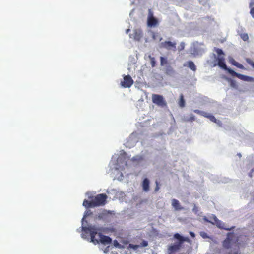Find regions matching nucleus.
I'll return each mask as SVG.
<instances>
[{
    "mask_svg": "<svg viewBox=\"0 0 254 254\" xmlns=\"http://www.w3.org/2000/svg\"><path fill=\"white\" fill-rule=\"evenodd\" d=\"M232 64L239 68L242 69H244V67L242 64H240V63H238L237 62L234 60H233V61H232Z\"/></svg>",
    "mask_w": 254,
    "mask_h": 254,
    "instance_id": "a211bd4d",
    "label": "nucleus"
},
{
    "mask_svg": "<svg viewBox=\"0 0 254 254\" xmlns=\"http://www.w3.org/2000/svg\"><path fill=\"white\" fill-rule=\"evenodd\" d=\"M105 228L97 227L95 226H82L83 232L90 233L91 241L95 245L99 243L107 245L111 243L112 239L110 237L102 234V232H105Z\"/></svg>",
    "mask_w": 254,
    "mask_h": 254,
    "instance_id": "f257e3e1",
    "label": "nucleus"
},
{
    "mask_svg": "<svg viewBox=\"0 0 254 254\" xmlns=\"http://www.w3.org/2000/svg\"><path fill=\"white\" fill-rule=\"evenodd\" d=\"M152 100L153 103L158 106L165 107L167 104L162 96L158 94H153L152 96Z\"/></svg>",
    "mask_w": 254,
    "mask_h": 254,
    "instance_id": "0eeeda50",
    "label": "nucleus"
},
{
    "mask_svg": "<svg viewBox=\"0 0 254 254\" xmlns=\"http://www.w3.org/2000/svg\"><path fill=\"white\" fill-rule=\"evenodd\" d=\"M167 64V60L166 58L163 57H160V64L162 66L164 65Z\"/></svg>",
    "mask_w": 254,
    "mask_h": 254,
    "instance_id": "aec40b11",
    "label": "nucleus"
},
{
    "mask_svg": "<svg viewBox=\"0 0 254 254\" xmlns=\"http://www.w3.org/2000/svg\"><path fill=\"white\" fill-rule=\"evenodd\" d=\"M178 104L181 108L184 107L185 106V101L184 100V96L183 94H181L180 96V99L178 102Z\"/></svg>",
    "mask_w": 254,
    "mask_h": 254,
    "instance_id": "f3484780",
    "label": "nucleus"
},
{
    "mask_svg": "<svg viewBox=\"0 0 254 254\" xmlns=\"http://www.w3.org/2000/svg\"><path fill=\"white\" fill-rule=\"evenodd\" d=\"M254 0H251V1L249 4V6H250V8L251 9L252 8H254Z\"/></svg>",
    "mask_w": 254,
    "mask_h": 254,
    "instance_id": "c756f323",
    "label": "nucleus"
},
{
    "mask_svg": "<svg viewBox=\"0 0 254 254\" xmlns=\"http://www.w3.org/2000/svg\"><path fill=\"white\" fill-rule=\"evenodd\" d=\"M176 43H173L171 41H165L161 43V47L170 50L172 48L175 50L176 49Z\"/></svg>",
    "mask_w": 254,
    "mask_h": 254,
    "instance_id": "9d476101",
    "label": "nucleus"
},
{
    "mask_svg": "<svg viewBox=\"0 0 254 254\" xmlns=\"http://www.w3.org/2000/svg\"><path fill=\"white\" fill-rule=\"evenodd\" d=\"M181 48H182V49L184 48V46H181Z\"/></svg>",
    "mask_w": 254,
    "mask_h": 254,
    "instance_id": "4c0bfd02",
    "label": "nucleus"
},
{
    "mask_svg": "<svg viewBox=\"0 0 254 254\" xmlns=\"http://www.w3.org/2000/svg\"><path fill=\"white\" fill-rule=\"evenodd\" d=\"M150 181L147 178H145L142 182V187L143 191L148 192L150 190Z\"/></svg>",
    "mask_w": 254,
    "mask_h": 254,
    "instance_id": "ddd939ff",
    "label": "nucleus"
},
{
    "mask_svg": "<svg viewBox=\"0 0 254 254\" xmlns=\"http://www.w3.org/2000/svg\"><path fill=\"white\" fill-rule=\"evenodd\" d=\"M203 220L207 222H210V221L207 219V218L206 216H204L203 217Z\"/></svg>",
    "mask_w": 254,
    "mask_h": 254,
    "instance_id": "2f4dec72",
    "label": "nucleus"
},
{
    "mask_svg": "<svg viewBox=\"0 0 254 254\" xmlns=\"http://www.w3.org/2000/svg\"><path fill=\"white\" fill-rule=\"evenodd\" d=\"M241 38L245 41H246L249 39V36L247 33H243L241 34Z\"/></svg>",
    "mask_w": 254,
    "mask_h": 254,
    "instance_id": "4be33fe9",
    "label": "nucleus"
},
{
    "mask_svg": "<svg viewBox=\"0 0 254 254\" xmlns=\"http://www.w3.org/2000/svg\"><path fill=\"white\" fill-rule=\"evenodd\" d=\"M250 14L253 17V18H254V8H252L250 10Z\"/></svg>",
    "mask_w": 254,
    "mask_h": 254,
    "instance_id": "7c9ffc66",
    "label": "nucleus"
},
{
    "mask_svg": "<svg viewBox=\"0 0 254 254\" xmlns=\"http://www.w3.org/2000/svg\"><path fill=\"white\" fill-rule=\"evenodd\" d=\"M98 218H99V219H101V218H102V216H100V215H99V216H98Z\"/></svg>",
    "mask_w": 254,
    "mask_h": 254,
    "instance_id": "c9c22d12",
    "label": "nucleus"
},
{
    "mask_svg": "<svg viewBox=\"0 0 254 254\" xmlns=\"http://www.w3.org/2000/svg\"><path fill=\"white\" fill-rule=\"evenodd\" d=\"M92 214V212L90 210H87L85 212L84 216L82 220V225L83 224V222H84L85 218L88 216L91 215Z\"/></svg>",
    "mask_w": 254,
    "mask_h": 254,
    "instance_id": "6ab92c4d",
    "label": "nucleus"
},
{
    "mask_svg": "<svg viewBox=\"0 0 254 254\" xmlns=\"http://www.w3.org/2000/svg\"><path fill=\"white\" fill-rule=\"evenodd\" d=\"M195 120V116L192 114L190 115V116L189 118L186 119V121L187 122H192Z\"/></svg>",
    "mask_w": 254,
    "mask_h": 254,
    "instance_id": "412c9836",
    "label": "nucleus"
},
{
    "mask_svg": "<svg viewBox=\"0 0 254 254\" xmlns=\"http://www.w3.org/2000/svg\"><path fill=\"white\" fill-rule=\"evenodd\" d=\"M155 184H156V187L155 188L154 191L155 192H157V191H158L160 189L159 184V183H158V182L157 181H156Z\"/></svg>",
    "mask_w": 254,
    "mask_h": 254,
    "instance_id": "b1692460",
    "label": "nucleus"
},
{
    "mask_svg": "<svg viewBox=\"0 0 254 254\" xmlns=\"http://www.w3.org/2000/svg\"><path fill=\"white\" fill-rule=\"evenodd\" d=\"M174 238L177 240L173 244H171L168 247V252L169 254L178 252L183 248V245L184 242L190 243V242L188 237L182 236L179 233H176L174 235Z\"/></svg>",
    "mask_w": 254,
    "mask_h": 254,
    "instance_id": "20e7f679",
    "label": "nucleus"
},
{
    "mask_svg": "<svg viewBox=\"0 0 254 254\" xmlns=\"http://www.w3.org/2000/svg\"><path fill=\"white\" fill-rule=\"evenodd\" d=\"M193 112L196 114H198L199 115H200L206 118L209 119L211 122L214 123H217V119L215 118V117L213 116L212 115L208 113L207 112L200 111L198 109L194 110Z\"/></svg>",
    "mask_w": 254,
    "mask_h": 254,
    "instance_id": "6e6552de",
    "label": "nucleus"
},
{
    "mask_svg": "<svg viewBox=\"0 0 254 254\" xmlns=\"http://www.w3.org/2000/svg\"><path fill=\"white\" fill-rule=\"evenodd\" d=\"M238 241V237L234 232H229L227 234L226 239L222 242L223 247L225 249H230L237 243Z\"/></svg>",
    "mask_w": 254,
    "mask_h": 254,
    "instance_id": "39448f33",
    "label": "nucleus"
},
{
    "mask_svg": "<svg viewBox=\"0 0 254 254\" xmlns=\"http://www.w3.org/2000/svg\"><path fill=\"white\" fill-rule=\"evenodd\" d=\"M228 254H238V253H237L235 252V253H234L233 254L232 252H231V253H229Z\"/></svg>",
    "mask_w": 254,
    "mask_h": 254,
    "instance_id": "f704fd0d",
    "label": "nucleus"
},
{
    "mask_svg": "<svg viewBox=\"0 0 254 254\" xmlns=\"http://www.w3.org/2000/svg\"><path fill=\"white\" fill-rule=\"evenodd\" d=\"M151 64L152 67H154L156 64V62L154 58H151Z\"/></svg>",
    "mask_w": 254,
    "mask_h": 254,
    "instance_id": "bb28decb",
    "label": "nucleus"
},
{
    "mask_svg": "<svg viewBox=\"0 0 254 254\" xmlns=\"http://www.w3.org/2000/svg\"><path fill=\"white\" fill-rule=\"evenodd\" d=\"M200 236L203 238H208V236L207 234L205 232H201L200 233Z\"/></svg>",
    "mask_w": 254,
    "mask_h": 254,
    "instance_id": "393cba45",
    "label": "nucleus"
},
{
    "mask_svg": "<svg viewBox=\"0 0 254 254\" xmlns=\"http://www.w3.org/2000/svg\"><path fill=\"white\" fill-rule=\"evenodd\" d=\"M186 64H184V66H188L189 68H190L191 70H192L193 71L195 72L196 70V67L195 65L194 64V63L191 61H189L187 62Z\"/></svg>",
    "mask_w": 254,
    "mask_h": 254,
    "instance_id": "2eb2a0df",
    "label": "nucleus"
},
{
    "mask_svg": "<svg viewBox=\"0 0 254 254\" xmlns=\"http://www.w3.org/2000/svg\"><path fill=\"white\" fill-rule=\"evenodd\" d=\"M190 234L192 238H194L195 237V234L192 232H190Z\"/></svg>",
    "mask_w": 254,
    "mask_h": 254,
    "instance_id": "473e14b6",
    "label": "nucleus"
},
{
    "mask_svg": "<svg viewBox=\"0 0 254 254\" xmlns=\"http://www.w3.org/2000/svg\"><path fill=\"white\" fill-rule=\"evenodd\" d=\"M130 37L135 40L139 41L142 37V31L140 29H135Z\"/></svg>",
    "mask_w": 254,
    "mask_h": 254,
    "instance_id": "9b49d317",
    "label": "nucleus"
},
{
    "mask_svg": "<svg viewBox=\"0 0 254 254\" xmlns=\"http://www.w3.org/2000/svg\"><path fill=\"white\" fill-rule=\"evenodd\" d=\"M214 219L215 221L217 222V227L221 229H224L226 230H231L235 228L234 226L231 227H225V224L222 223L221 221L218 220L215 216H214Z\"/></svg>",
    "mask_w": 254,
    "mask_h": 254,
    "instance_id": "f8f14e48",
    "label": "nucleus"
},
{
    "mask_svg": "<svg viewBox=\"0 0 254 254\" xmlns=\"http://www.w3.org/2000/svg\"><path fill=\"white\" fill-rule=\"evenodd\" d=\"M246 61L254 68V62L249 58L246 59Z\"/></svg>",
    "mask_w": 254,
    "mask_h": 254,
    "instance_id": "5701e85b",
    "label": "nucleus"
},
{
    "mask_svg": "<svg viewBox=\"0 0 254 254\" xmlns=\"http://www.w3.org/2000/svg\"><path fill=\"white\" fill-rule=\"evenodd\" d=\"M181 48H182V49L184 48V46H181Z\"/></svg>",
    "mask_w": 254,
    "mask_h": 254,
    "instance_id": "58836bf2",
    "label": "nucleus"
},
{
    "mask_svg": "<svg viewBox=\"0 0 254 254\" xmlns=\"http://www.w3.org/2000/svg\"><path fill=\"white\" fill-rule=\"evenodd\" d=\"M107 198L106 194L104 193L99 194L95 197L90 196L88 197L90 200L85 199L83 201V205L87 208L104 205Z\"/></svg>",
    "mask_w": 254,
    "mask_h": 254,
    "instance_id": "7ed1b4c3",
    "label": "nucleus"
},
{
    "mask_svg": "<svg viewBox=\"0 0 254 254\" xmlns=\"http://www.w3.org/2000/svg\"><path fill=\"white\" fill-rule=\"evenodd\" d=\"M114 245L116 247L120 248L121 245L117 240L114 241Z\"/></svg>",
    "mask_w": 254,
    "mask_h": 254,
    "instance_id": "c85d7f7f",
    "label": "nucleus"
},
{
    "mask_svg": "<svg viewBox=\"0 0 254 254\" xmlns=\"http://www.w3.org/2000/svg\"><path fill=\"white\" fill-rule=\"evenodd\" d=\"M129 246L130 248H131L134 250H136L139 247V245H133V244H130Z\"/></svg>",
    "mask_w": 254,
    "mask_h": 254,
    "instance_id": "a878e982",
    "label": "nucleus"
},
{
    "mask_svg": "<svg viewBox=\"0 0 254 254\" xmlns=\"http://www.w3.org/2000/svg\"><path fill=\"white\" fill-rule=\"evenodd\" d=\"M133 83V80L129 76L125 75L124 76V80L121 82V85L124 88H129Z\"/></svg>",
    "mask_w": 254,
    "mask_h": 254,
    "instance_id": "1a4fd4ad",
    "label": "nucleus"
},
{
    "mask_svg": "<svg viewBox=\"0 0 254 254\" xmlns=\"http://www.w3.org/2000/svg\"><path fill=\"white\" fill-rule=\"evenodd\" d=\"M129 31H130V29H128L126 30V33H128Z\"/></svg>",
    "mask_w": 254,
    "mask_h": 254,
    "instance_id": "72a5a7b5",
    "label": "nucleus"
},
{
    "mask_svg": "<svg viewBox=\"0 0 254 254\" xmlns=\"http://www.w3.org/2000/svg\"><path fill=\"white\" fill-rule=\"evenodd\" d=\"M215 52L217 53L219 57L217 58L218 65L221 68L227 70L233 76H235L240 79L244 81H250L251 78L240 73H238L232 69L228 68L225 64V58L224 57V53L222 49L217 48Z\"/></svg>",
    "mask_w": 254,
    "mask_h": 254,
    "instance_id": "f03ea898",
    "label": "nucleus"
},
{
    "mask_svg": "<svg viewBox=\"0 0 254 254\" xmlns=\"http://www.w3.org/2000/svg\"><path fill=\"white\" fill-rule=\"evenodd\" d=\"M152 38L153 40H158L160 41L162 40V38L161 37L158 33L152 32Z\"/></svg>",
    "mask_w": 254,
    "mask_h": 254,
    "instance_id": "dca6fc26",
    "label": "nucleus"
},
{
    "mask_svg": "<svg viewBox=\"0 0 254 254\" xmlns=\"http://www.w3.org/2000/svg\"><path fill=\"white\" fill-rule=\"evenodd\" d=\"M148 245V242L146 241H144L143 240L141 243V247H146Z\"/></svg>",
    "mask_w": 254,
    "mask_h": 254,
    "instance_id": "cd10ccee",
    "label": "nucleus"
},
{
    "mask_svg": "<svg viewBox=\"0 0 254 254\" xmlns=\"http://www.w3.org/2000/svg\"><path fill=\"white\" fill-rule=\"evenodd\" d=\"M132 160H135L134 157H133V158H132Z\"/></svg>",
    "mask_w": 254,
    "mask_h": 254,
    "instance_id": "e433bc0d",
    "label": "nucleus"
},
{
    "mask_svg": "<svg viewBox=\"0 0 254 254\" xmlns=\"http://www.w3.org/2000/svg\"><path fill=\"white\" fill-rule=\"evenodd\" d=\"M147 24L150 27H156L159 25V21L157 18L154 17L153 12L151 9L148 10Z\"/></svg>",
    "mask_w": 254,
    "mask_h": 254,
    "instance_id": "423d86ee",
    "label": "nucleus"
},
{
    "mask_svg": "<svg viewBox=\"0 0 254 254\" xmlns=\"http://www.w3.org/2000/svg\"><path fill=\"white\" fill-rule=\"evenodd\" d=\"M172 205L176 210H181L183 209V207L181 206L179 201L176 199H173L172 200Z\"/></svg>",
    "mask_w": 254,
    "mask_h": 254,
    "instance_id": "4468645a",
    "label": "nucleus"
}]
</instances>
